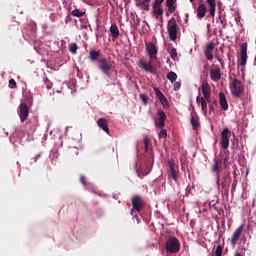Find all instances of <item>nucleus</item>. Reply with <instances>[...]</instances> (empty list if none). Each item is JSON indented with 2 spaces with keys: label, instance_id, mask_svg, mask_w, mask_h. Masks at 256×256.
<instances>
[{
  "label": "nucleus",
  "instance_id": "obj_1",
  "mask_svg": "<svg viewBox=\"0 0 256 256\" xmlns=\"http://www.w3.org/2000/svg\"><path fill=\"white\" fill-rule=\"evenodd\" d=\"M115 63L107 58H101L98 60V69L102 71L106 77H111V71L115 69Z\"/></svg>",
  "mask_w": 256,
  "mask_h": 256
},
{
  "label": "nucleus",
  "instance_id": "obj_2",
  "mask_svg": "<svg viewBox=\"0 0 256 256\" xmlns=\"http://www.w3.org/2000/svg\"><path fill=\"white\" fill-rule=\"evenodd\" d=\"M165 250L168 255L179 253L181 251V242L177 237L171 236L166 241Z\"/></svg>",
  "mask_w": 256,
  "mask_h": 256
},
{
  "label": "nucleus",
  "instance_id": "obj_3",
  "mask_svg": "<svg viewBox=\"0 0 256 256\" xmlns=\"http://www.w3.org/2000/svg\"><path fill=\"white\" fill-rule=\"evenodd\" d=\"M167 31L170 41H177V35L179 33V25L175 18H171L167 23Z\"/></svg>",
  "mask_w": 256,
  "mask_h": 256
},
{
  "label": "nucleus",
  "instance_id": "obj_4",
  "mask_svg": "<svg viewBox=\"0 0 256 256\" xmlns=\"http://www.w3.org/2000/svg\"><path fill=\"white\" fill-rule=\"evenodd\" d=\"M167 175L168 179H173L177 183L179 179V166H177L174 160H168Z\"/></svg>",
  "mask_w": 256,
  "mask_h": 256
},
{
  "label": "nucleus",
  "instance_id": "obj_5",
  "mask_svg": "<svg viewBox=\"0 0 256 256\" xmlns=\"http://www.w3.org/2000/svg\"><path fill=\"white\" fill-rule=\"evenodd\" d=\"M230 89H231V93L234 97H241V95L243 94V91H245V87L243 86V83L235 78L231 84H230Z\"/></svg>",
  "mask_w": 256,
  "mask_h": 256
},
{
  "label": "nucleus",
  "instance_id": "obj_6",
  "mask_svg": "<svg viewBox=\"0 0 256 256\" xmlns=\"http://www.w3.org/2000/svg\"><path fill=\"white\" fill-rule=\"evenodd\" d=\"M132 207L131 215H135V211L137 213H141V209L145 207V202L143 201V198L140 195H135L132 198Z\"/></svg>",
  "mask_w": 256,
  "mask_h": 256
},
{
  "label": "nucleus",
  "instance_id": "obj_7",
  "mask_svg": "<svg viewBox=\"0 0 256 256\" xmlns=\"http://www.w3.org/2000/svg\"><path fill=\"white\" fill-rule=\"evenodd\" d=\"M18 115L21 123H25V120L29 117V106L25 102H21L19 105Z\"/></svg>",
  "mask_w": 256,
  "mask_h": 256
},
{
  "label": "nucleus",
  "instance_id": "obj_8",
  "mask_svg": "<svg viewBox=\"0 0 256 256\" xmlns=\"http://www.w3.org/2000/svg\"><path fill=\"white\" fill-rule=\"evenodd\" d=\"M229 139H231V131H229V128H225L221 132V142H220V145L223 149H229Z\"/></svg>",
  "mask_w": 256,
  "mask_h": 256
},
{
  "label": "nucleus",
  "instance_id": "obj_9",
  "mask_svg": "<svg viewBox=\"0 0 256 256\" xmlns=\"http://www.w3.org/2000/svg\"><path fill=\"white\" fill-rule=\"evenodd\" d=\"M145 45L149 58L152 60L157 59V53H159L157 46L153 42H146Z\"/></svg>",
  "mask_w": 256,
  "mask_h": 256
},
{
  "label": "nucleus",
  "instance_id": "obj_10",
  "mask_svg": "<svg viewBox=\"0 0 256 256\" xmlns=\"http://www.w3.org/2000/svg\"><path fill=\"white\" fill-rule=\"evenodd\" d=\"M247 65V42H244L240 46V66L245 67Z\"/></svg>",
  "mask_w": 256,
  "mask_h": 256
},
{
  "label": "nucleus",
  "instance_id": "obj_11",
  "mask_svg": "<svg viewBox=\"0 0 256 256\" xmlns=\"http://www.w3.org/2000/svg\"><path fill=\"white\" fill-rule=\"evenodd\" d=\"M244 229H245V225L242 224L234 231L230 240L231 245H237V241L241 239V235Z\"/></svg>",
  "mask_w": 256,
  "mask_h": 256
},
{
  "label": "nucleus",
  "instance_id": "obj_12",
  "mask_svg": "<svg viewBox=\"0 0 256 256\" xmlns=\"http://www.w3.org/2000/svg\"><path fill=\"white\" fill-rule=\"evenodd\" d=\"M157 115H158V120H155V125L159 129H163V127H165V121L167 119V115H165V112H163V110H159Z\"/></svg>",
  "mask_w": 256,
  "mask_h": 256
},
{
  "label": "nucleus",
  "instance_id": "obj_13",
  "mask_svg": "<svg viewBox=\"0 0 256 256\" xmlns=\"http://www.w3.org/2000/svg\"><path fill=\"white\" fill-rule=\"evenodd\" d=\"M154 92L156 97H158L162 107H169V101H167V97L161 93V90H159V88H154Z\"/></svg>",
  "mask_w": 256,
  "mask_h": 256
},
{
  "label": "nucleus",
  "instance_id": "obj_14",
  "mask_svg": "<svg viewBox=\"0 0 256 256\" xmlns=\"http://www.w3.org/2000/svg\"><path fill=\"white\" fill-rule=\"evenodd\" d=\"M190 123L194 131H197V129L201 127V124L199 123V116H197V112H191Z\"/></svg>",
  "mask_w": 256,
  "mask_h": 256
},
{
  "label": "nucleus",
  "instance_id": "obj_15",
  "mask_svg": "<svg viewBox=\"0 0 256 256\" xmlns=\"http://www.w3.org/2000/svg\"><path fill=\"white\" fill-rule=\"evenodd\" d=\"M196 15L198 19H203L207 15V6L205 4H199L196 9Z\"/></svg>",
  "mask_w": 256,
  "mask_h": 256
},
{
  "label": "nucleus",
  "instance_id": "obj_16",
  "mask_svg": "<svg viewBox=\"0 0 256 256\" xmlns=\"http://www.w3.org/2000/svg\"><path fill=\"white\" fill-rule=\"evenodd\" d=\"M97 125L102 131L109 134V123L107 122V119L105 118H99L97 120Z\"/></svg>",
  "mask_w": 256,
  "mask_h": 256
},
{
  "label": "nucleus",
  "instance_id": "obj_17",
  "mask_svg": "<svg viewBox=\"0 0 256 256\" xmlns=\"http://www.w3.org/2000/svg\"><path fill=\"white\" fill-rule=\"evenodd\" d=\"M152 13L155 19H161L163 21V7L162 6H152Z\"/></svg>",
  "mask_w": 256,
  "mask_h": 256
},
{
  "label": "nucleus",
  "instance_id": "obj_18",
  "mask_svg": "<svg viewBox=\"0 0 256 256\" xmlns=\"http://www.w3.org/2000/svg\"><path fill=\"white\" fill-rule=\"evenodd\" d=\"M165 5L168 9V13H175V11H177V0H166Z\"/></svg>",
  "mask_w": 256,
  "mask_h": 256
},
{
  "label": "nucleus",
  "instance_id": "obj_19",
  "mask_svg": "<svg viewBox=\"0 0 256 256\" xmlns=\"http://www.w3.org/2000/svg\"><path fill=\"white\" fill-rule=\"evenodd\" d=\"M210 78L212 81H219L221 79V68H212L210 70Z\"/></svg>",
  "mask_w": 256,
  "mask_h": 256
},
{
  "label": "nucleus",
  "instance_id": "obj_20",
  "mask_svg": "<svg viewBox=\"0 0 256 256\" xmlns=\"http://www.w3.org/2000/svg\"><path fill=\"white\" fill-rule=\"evenodd\" d=\"M206 3L209 7L210 17H215V11H217V3L215 0H206Z\"/></svg>",
  "mask_w": 256,
  "mask_h": 256
},
{
  "label": "nucleus",
  "instance_id": "obj_21",
  "mask_svg": "<svg viewBox=\"0 0 256 256\" xmlns=\"http://www.w3.org/2000/svg\"><path fill=\"white\" fill-rule=\"evenodd\" d=\"M149 3H151V0H138L136 7H139L142 11H149Z\"/></svg>",
  "mask_w": 256,
  "mask_h": 256
},
{
  "label": "nucleus",
  "instance_id": "obj_22",
  "mask_svg": "<svg viewBox=\"0 0 256 256\" xmlns=\"http://www.w3.org/2000/svg\"><path fill=\"white\" fill-rule=\"evenodd\" d=\"M219 99H220V107L223 109V111H227L229 109V104L227 103V98L223 93L219 94Z\"/></svg>",
  "mask_w": 256,
  "mask_h": 256
},
{
  "label": "nucleus",
  "instance_id": "obj_23",
  "mask_svg": "<svg viewBox=\"0 0 256 256\" xmlns=\"http://www.w3.org/2000/svg\"><path fill=\"white\" fill-rule=\"evenodd\" d=\"M221 165H223V161L222 160H215V164L212 168V171L214 173H217V184L219 185V169H221Z\"/></svg>",
  "mask_w": 256,
  "mask_h": 256
},
{
  "label": "nucleus",
  "instance_id": "obj_24",
  "mask_svg": "<svg viewBox=\"0 0 256 256\" xmlns=\"http://www.w3.org/2000/svg\"><path fill=\"white\" fill-rule=\"evenodd\" d=\"M201 91L203 93V97H207L208 95H211V86L208 82H203L201 85Z\"/></svg>",
  "mask_w": 256,
  "mask_h": 256
},
{
  "label": "nucleus",
  "instance_id": "obj_25",
  "mask_svg": "<svg viewBox=\"0 0 256 256\" xmlns=\"http://www.w3.org/2000/svg\"><path fill=\"white\" fill-rule=\"evenodd\" d=\"M138 66L144 69V71H147L148 73H153V66L145 61H139Z\"/></svg>",
  "mask_w": 256,
  "mask_h": 256
},
{
  "label": "nucleus",
  "instance_id": "obj_26",
  "mask_svg": "<svg viewBox=\"0 0 256 256\" xmlns=\"http://www.w3.org/2000/svg\"><path fill=\"white\" fill-rule=\"evenodd\" d=\"M110 33H111L113 39H117V37H119V27H117V24L111 25Z\"/></svg>",
  "mask_w": 256,
  "mask_h": 256
},
{
  "label": "nucleus",
  "instance_id": "obj_27",
  "mask_svg": "<svg viewBox=\"0 0 256 256\" xmlns=\"http://www.w3.org/2000/svg\"><path fill=\"white\" fill-rule=\"evenodd\" d=\"M101 55V52L99 50H92L90 51V59L92 61H97Z\"/></svg>",
  "mask_w": 256,
  "mask_h": 256
},
{
  "label": "nucleus",
  "instance_id": "obj_28",
  "mask_svg": "<svg viewBox=\"0 0 256 256\" xmlns=\"http://www.w3.org/2000/svg\"><path fill=\"white\" fill-rule=\"evenodd\" d=\"M167 79L171 81V83H175L177 81V73L171 71L167 74Z\"/></svg>",
  "mask_w": 256,
  "mask_h": 256
},
{
  "label": "nucleus",
  "instance_id": "obj_29",
  "mask_svg": "<svg viewBox=\"0 0 256 256\" xmlns=\"http://www.w3.org/2000/svg\"><path fill=\"white\" fill-rule=\"evenodd\" d=\"M71 15L73 17H83L85 16V12L79 10V9H74L72 12H71Z\"/></svg>",
  "mask_w": 256,
  "mask_h": 256
},
{
  "label": "nucleus",
  "instance_id": "obj_30",
  "mask_svg": "<svg viewBox=\"0 0 256 256\" xmlns=\"http://www.w3.org/2000/svg\"><path fill=\"white\" fill-rule=\"evenodd\" d=\"M77 49H79V46H77V43H72L69 45V51L70 53H73V55H77Z\"/></svg>",
  "mask_w": 256,
  "mask_h": 256
},
{
  "label": "nucleus",
  "instance_id": "obj_31",
  "mask_svg": "<svg viewBox=\"0 0 256 256\" xmlns=\"http://www.w3.org/2000/svg\"><path fill=\"white\" fill-rule=\"evenodd\" d=\"M201 109L203 113H207V102L205 101V98L201 97Z\"/></svg>",
  "mask_w": 256,
  "mask_h": 256
},
{
  "label": "nucleus",
  "instance_id": "obj_32",
  "mask_svg": "<svg viewBox=\"0 0 256 256\" xmlns=\"http://www.w3.org/2000/svg\"><path fill=\"white\" fill-rule=\"evenodd\" d=\"M170 57H171V59H173V61H177V59H178V57H177V49H175V48L171 49Z\"/></svg>",
  "mask_w": 256,
  "mask_h": 256
},
{
  "label": "nucleus",
  "instance_id": "obj_33",
  "mask_svg": "<svg viewBox=\"0 0 256 256\" xmlns=\"http://www.w3.org/2000/svg\"><path fill=\"white\" fill-rule=\"evenodd\" d=\"M215 256H223V246L218 245L216 247Z\"/></svg>",
  "mask_w": 256,
  "mask_h": 256
},
{
  "label": "nucleus",
  "instance_id": "obj_34",
  "mask_svg": "<svg viewBox=\"0 0 256 256\" xmlns=\"http://www.w3.org/2000/svg\"><path fill=\"white\" fill-rule=\"evenodd\" d=\"M206 51L213 52L215 51V44L213 42H210L206 46Z\"/></svg>",
  "mask_w": 256,
  "mask_h": 256
},
{
  "label": "nucleus",
  "instance_id": "obj_35",
  "mask_svg": "<svg viewBox=\"0 0 256 256\" xmlns=\"http://www.w3.org/2000/svg\"><path fill=\"white\" fill-rule=\"evenodd\" d=\"M140 99L144 105H147V102L149 101V97L145 94H140Z\"/></svg>",
  "mask_w": 256,
  "mask_h": 256
},
{
  "label": "nucleus",
  "instance_id": "obj_36",
  "mask_svg": "<svg viewBox=\"0 0 256 256\" xmlns=\"http://www.w3.org/2000/svg\"><path fill=\"white\" fill-rule=\"evenodd\" d=\"M217 105V100L212 101L209 105V113H213L215 111V106Z\"/></svg>",
  "mask_w": 256,
  "mask_h": 256
},
{
  "label": "nucleus",
  "instance_id": "obj_37",
  "mask_svg": "<svg viewBox=\"0 0 256 256\" xmlns=\"http://www.w3.org/2000/svg\"><path fill=\"white\" fill-rule=\"evenodd\" d=\"M205 57L206 59H208V61H213V52H209L207 50H205Z\"/></svg>",
  "mask_w": 256,
  "mask_h": 256
},
{
  "label": "nucleus",
  "instance_id": "obj_38",
  "mask_svg": "<svg viewBox=\"0 0 256 256\" xmlns=\"http://www.w3.org/2000/svg\"><path fill=\"white\" fill-rule=\"evenodd\" d=\"M159 138L160 139H166L167 138V130L162 129L159 133Z\"/></svg>",
  "mask_w": 256,
  "mask_h": 256
},
{
  "label": "nucleus",
  "instance_id": "obj_39",
  "mask_svg": "<svg viewBox=\"0 0 256 256\" xmlns=\"http://www.w3.org/2000/svg\"><path fill=\"white\" fill-rule=\"evenodd\" d=\"M163 3H165V0H154V3L152 4V6L161 7Z\"/></svg>",
  "mask_w": 256,
  "mask_h": 256
},
{
  "label": "nucleus",
  "instance_id": "obj_40",
  "mask_svg": "<svg viewBox=\"0 0 256 256\" xmlns=\"http://www.w3.org/2000/svg\"><path fill=\"white\" fill-rule=\"evenodd\" d=\"M219 21L223 28L227 27V20H225V18H223L222 16H219Z\"/></svg>",
  "mask_w": 256,
  "mask_h": 256
},
{
  "label": "nucleus",
  "instance_id": "obj_41",
  "mask_svg": "<svg viewBox=\"0 0 256 256\" xmlns=\"http://www.w3.org/2000/svg\"><path fill=\"white\" fill-rule=\"evenodd\" d=\"M9 85L12 89H15L17 87V82L15 81V79H10Z\"/></svg>",
  "mask_w": 256,
  "mask_h": 256
},
{
  "label": "nucleus",
  "instance_id": "obj_42",
  "mask_svg": "<svg viewBox=\"0 0 256 256\" xmlns=\"http://www.w3.org/2000/svg\"><path fill=\"white\" fill-rule=\"evenodd\" d=\"M44 85L46 86V89H51V87H53V84H51L49 79L44 80Z\"/></svg>",
  "mask_w": 256,
  "mask_h": 256
},
{
  "label": "nucleus",
  "instance_id": "obj_43",
  "mask_svg": "<svg viewBox=\"0 0 256 256\" xmlns=\"http://www.w3.org/2000/svg\"><path fill=\"white\" fill-rule=\"evenodd\" d=\"M181 89V82H175L174 83V91H179Z\"/></svg>",
  "mask_w": 256,
  "mask_h": 256
},
{
  "label": "nucleus",
  "instance_id": "obj_44",
  "mask_svg": "<svg viewBox=\"0 0 256 256\" xmlns=\"http://www.w3.org/2000/svg\"><path fill=\"white\" fill-rule=\"evenodd\" d=\"M202 99H204L206 103H210V104L212 103L211 102V94L208 96H203Z\"/></svg>",
  "mask_w": 256,
  "mask_h": 256
},
{
  "label": "nucleus",
  "instance_id": "obj_45",
  "mask_svg": "<svg viewBox=\"0 0 256 256\" xmlns=\"http://www.w3.org/2000/svg\"><path fill=\"white\" fill-rule=\"evenodd\" d=\"M144 145H145V150L149 149V138H144Z\"/></svg>",
  "mask_w": 256,
  "mask_h": 256
},
{
  "label": "nucleus",
  "instance_id": "obj_46",
  "mask_svg": "<svg viewBox=\"0 0 256 256\" xmlns=\"http://www.w3.org/2000/svg\"><path fill=\"white\" fill-rule=\"evenodd\" d=\"M80 181H81L82 185H87V178L85 176H81Z\"/></svg>",
  "mask_w": 256,
  "mask_h": 256
},
{
  "label": "nucleus",
  "instance_id": "obj_47",
  "mask_svg": "<svg viewBox=\"0 0 256 256\" xmlns=\"http://www.w3.org/2000/svg\"><path fill=\"white\" fill-rule=\"evenodd\" d=\"M30 25H31V30L35 31L37 24H35V22H31Z\"/></svg>",
  "mask_w": 256,
  "mask_h": 256
},
{
  "label": "nucleus",
  "instance_id": "obj_48",
  "mask_svg": "<svg viewBox=\"0 0 256 256\" xmlns=\"http://www.w3.org/2000/svg\"><path fill=\"white\" fill-rule=\"evenodd\" d=\"M217 61L222 65L223 67V59H221L220 57L216 56Z\"/></svg>",
  "mask_w": 256,
  "mask_h": 256
},
{
  "label": "nucleus",
  "instance_id": "obj_49",
  "mask_svg": "<svg viewBox=\"0 0 256 256\" xmlns=\"http://www.w3.org/2000/svg\"><path fill=\"white\" fill-rule=\"evenodd\" d=\"M196 103L199 105V103H201V97L200 96H197L196 98Z\"/></svg>",
  "mask_w": 256,
  "mask_h": 256
},
{
  "label": "nucleus",
  "instance_id": "obj_50",
  "mask_svg": "<svg viewBox=\"0 0 256 256\" xmlns=\"http://www.w3.org/2000/svg\"><path fill=\"white\" fill-rule=\"evenodd\" d=\"M234 256H243V254H241V252H236Z\"/></svg>",
  "mask_w": 256,
  "mask_h": 256
},
{
  "label": "nucleus",
  "instance_id": "obj_51",
  "mask_svg": "<svg viewBox=\"0 0 256 256\" xmlns=\"http://www.w3.org/2000/svg\"><path fill=\"white\" fill-rule=\"evenodd\" d=\"M226 180H227L226 177H223V178H222V185L225 183Z\"/></svg>",
  "mask_w": 256,
  "mask_h": 256
},
{
  "label": "nucleus",
  "instance_id": "obj_52",
  "mask_svg": "<svg viewBox=\"0 0 256 256\" xmlns=\"http://www.w3.org/2000/svg\"><path fill=\"white\" fill-rule=\"evenodd\" d=\"M39 157H41V155H37V156L35 157V161H37V159H39Z\"/></svg>",
  "mask_w": 256,
  "mask_h": 256
},
{
  "label": "nucleus",
  "instance_id": "obj_53",
  "mask_svg": "<svg viewBox=\"0 0 256 256\" xmlns=\"http://www.w3.org/2000/svg\"><path fill=\"white\" fill-rule=\"evenodd\" d=\"M135 219H137V221H139V216H137V214H135Z\"/></svg>",
  "mask_w": 256,
  "mask_h": 256
},
{
  "label": "nucleus",
  "instance_id": "obj_54",
  "mask_svg": "<svg viewBox=\"0 0 256 256\" xmlns=\"http://www.w3.org/2000/svg\"><path fill=\"white\" fill-rule=\"evenodd\" d=\"M233 174H234V177H235V175H237V172H236V171H234V172H233Z\"/></svg>",
  "mask_w": 256,
  "mask_h": 256
},
{
  "label": "nucleus",
  "instance_id": "obj_55",
  "mask_svg": "<svg viewBox=\"0 0 256 256\" xmlns=\"http://www.w3.org/2000/svg\"><path fill=\"white\" fill-rule=\"evenodd\" d=\"M209 27H211V24H208V25H207V28H208V29H209Z\"/></svg>",
  "mask_w": 256,
  "mask_h": 256
},
{
  "label": "nucleus",
  "instance_id": "obj_56",
  "mask_svg": "<svg viewBox=\"0 0 256 256\" xmlns=\"http://www.w3.org/2000/svg\"><path fill=\"white\" fill-rule=\"evenodd\" d=\"M224 163H227V158L224 159Z\"/></svg>",
  "mask_w": 256,
  "mask_h": 256
},
{
  "label": "nucleus",
  "instance_id": "obj_57",
  "mask_svg": "<svg viewBox=\"0 0 256 256\" xmlns=\"http://www.w3.org/2000/svg\"><path fill=\"white\" fill-rule=\"evenodd\" d=\"M76 155H79V151L77 150Z\"/></svg>",
  "mask_w": 256,
  "mask_h": 256
},
{
  "label": "nucleus",
  "instance_id": "obj_58",
  "mask_svg": "<svg viewBox=\"0 0 256 256\" xmlns=\"http://www.w3.org/2000/svg\"><path fill=\"white\" fill-rule=\"evenodd\" d=\"M193 1H195V0H190V3H193Z\"/></svg>",
  "mask_w": 256,
  "mask_h": 256
}]
</instances>
